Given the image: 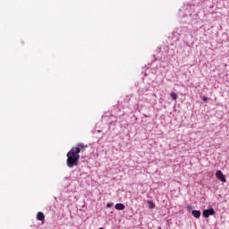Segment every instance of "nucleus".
Wrapping results in <instances>:
<instances>
[{
  "label": "nucleus",
  "mask_w": 229,
  "mask_h": 229,
  "mask_svg": "<svg viewBox=\"0 0 229 229\" xmlns=\"http://www.w3.org/2000/svg\"><path fill=\"white\" fill-rule=\"evenodd\" d=\"M88 145L83 143H79L76 147L71 148V150L67 153V160L66 165L68 167H76L78 165V162H80V153H85Z\"/></svg>",
  "instance_id": "1"
},
{
  "label": "nucleus",
  "mask_w": 229,
  "mask_h": 229,
  "mask_svg": "<svg viewBox=\"0 0 229 229\" xmlns=\"http://www.w3.org/2000/svg\"><path fill=\"white\" fill-rule=\"evenodd\" d=\"M216 178H217V180H220V182H223L224 183L226 182V176L223 174V172L221 170H217L216 172Z\"/></svg>",
  "instance_id": "2"
},
{
  "label": "nucleus",
  "mask_w": 229,
  "mask_h": 229,
  "mask_svg": "<svg viewBox=\"0 0 229 229\" xmlns=\"http://www.w3.org/2000/svg\"><path fill=\"white\" fill-rule=\"evenodd\" d=\"M216 213V211H214V208L211 209H205L203 211V216L204 217H208L210 216H214V214Z\"/></svg>",
  "instance_id": "3"
},
{
  "label": "nucleus",
  "mask_w": 229,
  "mask_h": 229,
  "mask_svg": "<svg viewBox=\"0 0 229 229\" xmlns=\"http://www.w3.org/2000/svg\"><path fill=\"white\" fill-rule=\"evenodd\" d=\"M37 219L38 221H41L42 223H44V221H46V216L44 215L43 212H38L37 214Z\"/></svg>",
  "instance_id": "4"
},
{
  "label": "nucleus",
  "mask_w": 229,
  "mask_h": 229,
  "mask_svg": "<svg viewBox=\"0 0 229 229\" xmlns=\"http://www.w3.org/2000/svg\"><path fill=\"white\" fill-rule=\"evenodd\" d=\"M114 208L116 210H124V208H126V206H124V204L123 203H118L114 206Z\"/></svg>",
  "instance_id": "5"
},
{
  "label": "nucleus",
  "mask_w": 229,
  "mask_h": 229,
  "mask_svg": "<svg viewBox=\"0 0 229 229\" xmlns=\"http://www.w3.org/2000/svg\"><path fill=\"white\" fill-rule=\"evenodd\" d=\"M191 214H192V216H193V217H200L201 216V211H199V210H193L192 212H191Z\"/></svg>",
  "instance_id": "6"
},
{
  "label": "nucleus",
  "mask_w": 229,
  "mask_h": 229,
  "mask_svg": "<svg viewBox=\"0 0 229 229\" xmlns=\"http://www.w3.org/2000/svg\"><path fill=\"white\" fill-rule=\"evenodd\" d=\"M170 96L174 101H176V99H178V95L174 92H172Z\"/></svg>",
  "instance_id": "7"
},
{
  "label": "nucleus",
  "mask_w": 229,
  "mask_h": 229,
  "mask_svg": "<svg viewBox=\"0 0 229 229\" xmlns=\"http://www.w3.org/2000/svg\"><path fill=\"white\" fill-rule=\"evenodd\" d=\"M148 208H155V204L151 200H148Z\"/></svg>",
  "instance_id": "8"
},
{
  "label": "nucleus",
  "mask_w": 229,
  "mask_h": 229,
  "mask_svg": "<svg viewBox=\"0 0 229 229\" xmlns=\"http://www.w3.org/2000/svg\"><path fill=\"white\" fill-rule=\"evenodd\" d=\"M106 207H107L108 208H110V207H112V204L107 203Z\"/></svg>",
  "instance_id": "9"
},
{
  "label": "nucleus",
  "mask_w": 229,
  "mask_h": 229,
  "mask_svg": "<svg viewBox=\"0 0 229 229\" xmlns=\"http://www.w3.org/2000/svg\"><path fill=\"white\" fill-rule=\"evenodd\" d=\"M202 101H207V97H203Z\"/></svg>",
  "instance_id": "10"
}]
</instances>
